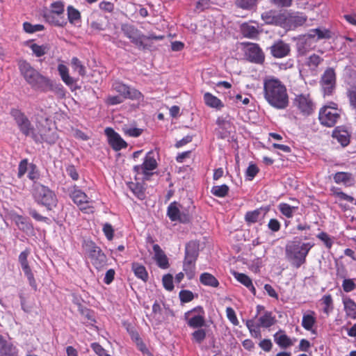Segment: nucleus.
Wrapping results in <instances>:
<instances>
[{
    "instance_id": "11",
    "label": "nucleus",
    "mask_w": 356,
    "mask_h": 356,
    "mask_svg": "<svg viewBox=\"0 0 356 356\" xmlns=\"http://www.w3.org/2000/svg\"><path fill=\"white\" fill-rule=\"evenodd\" d=\"M293 104L304 115H309L314 109V104L308 94L296 95Z\"/></svg>"
},
{
    "instance_id": "9",
    "label": "nucleus",
    "mask_w": 356,
    "mask_h": 356,
    "mask_svg": "<svg viewBox=\"0 0 356 356\" xmlns=\"http://www.w3.org/2000/svg\"><path fill=\"white\" fill-rule=\"evenodd\" d=\"M122 31L126 37L129 38L136 46L139 49H145L147 48L143 39L145 37L140 31H138L134 26L130 24H122Z\"/></svg>"
},
{
    "instance_id": "3",
    "label": "nucleus",
    "mask_w": 356,
    "mask_h": 356,
    "mask_svg": "<svg viewBox=\"0 0 356 356\" xmlns=\"http://www.w3.org/2000/svg\"><path fill=\"white\" fill-rule=\"evenodd\" d=\"M313 246L311 243L290 241L285 247L286 258L292 266L298 268L306 262V257Z\"/></svg>"
},
{
    "instance_id": "5",
    "label": "nucleus",
    "mask_w": 356,
    "mask_h": 356,
    "mask_svg": "<svg viewBox=\"0 0 356 356\" xmlns=\"http://www.w3.org/2000/svg\"><path fill=\"white\" fill-rule=\"evenodd\" d=\"M36 127L38 134H33L32 138L36 143L46 142L49 144H54L58 140L56 133L48 127L49 118L47 116L42 117L38 114L36 116Z\"/></svg>"
},
{
    "instance_id": "43",
    "label": "nucleus",
    "mask_w": 356,
    "mask_h": 356,
    "mask_svg": "<svg viewBox=\"0 0 356 356\" xmlns=\"http://www.w3.org/2000/svg\"><path fill=\"white\" fill-rule=\"evenodd\" d=\"M280 212L286 218H291L297 209L296 207H291L286 203H281L278 206Z\"/></svg>"
},
{
    "instance_id": "40",
    "label": "nucleus",
    "mask_w": 356,
    "mask_h": 356,
    "mask_svg": "<svg viewBox=\"0 0 356 356\" xmlns=\"http://www.w3.org/2000/svg\"><path fill=\"white\" fill-rule=\"evenodd\" d=\"M343 303L345 311L348 316H355L356 314V303L352 299L349 298H343Z\"/></svg>"
},
{
    "instance_id": "14",
    "label": "nucleus",
    "mask_w": 356,
    "mask_h": 356,
    "mask_svg": "<svg viewBox=\"0 0 356 356\" xmlns=\"http://www.w3.org/2000/svg\"><path fill=\"white\" fill-rule=\"evenodd\" d=\"M112 87L115 92H118L124 99H138L142 97V94L138 90L130 88L120 81H115Z\"/></svg>"
},
{
    "instance_id": "45",
    "label": "nucleus",
    "mask_w": 356,
    "mask_h": 356,
    "mask_svg": "<svg viewBox=\"0 0 356 356\" xmlns=\"http://www.w3.org/2000/svg\"><path fill=\"white\" fill-rule=\"evenodd\" d=\"M195 261L184 259V270L189 280H191L195 275Z\"/></svg>"
},
{
    "instance_id": "8",
    "label": "nucleus",
    "mask_w": 356,
    "mask_h": 356,
    "mask_svg": "<svg viewBox=\"0 0 356 356\" xmlns=\"http://www.w3.org/2000/svg\"><path fill=\"white\" fill-rule=\"evenodd\" d=\"M10 115L15 120L20 131L26 136L32 138L34 134V128L26 115L18 109L13 108L10 111Z\"/></svg>"
},
{
    "instance_id": "54",
    "label": "nucleus",
    "mask_w": 356,
    "mask_h": 356,
    "mask_svg": "<svg viewBox=\"0 0 356 356\" xmlns=\"http://www.w3.org/2000/svg\"><path fill=\"white\" fill-rule=\"evenodd\" d=\"M15 222L20 229L29 230L31 227L27 220L22 216H17L15 218Z\"/></svg>"
},
{
    "instance_id": "23",
    "label": "nucleus",
    "mask_w": 356,
    "mask_h": 356,
    "mask_svg": "<svg viewBox=\"0 0 356 356\" xmlns=\"http://www.w3.org/2000/svg\"><path fill=\"white\" fill-rule=\"evenodd\" d=\"M273 337L275 342L282 348L285 349L293 345V341L282 330L277 332Z\"/></svg>"
},
{
    "instance_id": "15",
    "label": "nucleus",
    "mask_w": 356,
    "mask_h": 356,
    "mask_svg": "<svg viewBox=\"0 0 356 356\" xmlns=\"http://www.w3.org/2000/svg\"><path fill=\"white\" fill-rule=\"evenodd\" d=\"M70 196L76 204L81 207V210H86L88 208H90V206L82 207L83 204H89L90 201L87 195L79 189L78 186H74L70 188Z\"/></svg>"
},
{
    "instance_id": "38",
    "label": "nucleus",
    "mask_w": 356,
    "mask_h": 356,
    "mask_svg": "<svg viewBox=\"0 0 356 356\" xmlns=\"http://www.w3.org/2000/svg\"><path fill=\"white\" fill-rule=\"evenodd\" d=\"M332 136L343 147L347 146L350 143L349 135L346 131H334Z\"/></svg>"
},
{
    "instance_id": "41",
    "label": "nucleus",
    "mask_w": 356,
    "mask_h": 356,
    "mask_svg": "<svg viewBox=\"0 0 356 356\" xmlns=\"http://www.w3.org/2000/svg\"><path fill=\"white\" fill-rule=\"evenodd\" d=\"M351 179L352 176L349 172H339L334 175V180L338 184H347L350 181Z\"/></svg>"
},
{
    "instance_id": "25",
    "label": "nucleus",
    "mask_w": 356,
    "mask_h": 356,
    "mask_svg": "<svg viewBox=\"0 0 356 356\" xmlns=\"http://www.w3.org/2000/svg\"><path fill=\"white\" fill-rule=\"evenodd\" d=\"M199 244L195 241H190L186 245L185 259L191 261H196L198 257Z\"/></svg>"
},
{
    "instance_id": "46",
    "label": "nucleus",
    "mask_w": 356,
    "mask_h": 356,
    "mask_svg": "<svg viewBox=\"0 0 356 356\" xmlns=\"http://www.w3.org/2000/svg\"><path fill=\"white\" fill-rule=\"evenodd\" d=\"M72 66L74 71H77L79 74L83 76L86 74V70L85 66L82 64L81 60L76 57L72 58Z\"/></svg>"
},
{
    "instance_id": "30",
    "label": "nucleus",
    "mask_w": 356,
    "mask_h": 356,
    "mask_svg": "<svg viewBox=\"0 0 356 356\" xmlns=\"http://www.w3.org/2000/svg\"><path fill=\"white\" fill-rule=\"evenodd\" d=\"M131 269L134 271V275L138 278L142 280L144 282H146L148 280V273L144 266L138 263L134 262L132 264Z\"/></svg>"
},
{
    "instance_id": "31",
    "label": "nucleus",
    "mask_w": 356,
    "mask_h": 356,
    "mask_svg": "<svg viewBox=\"0 0 356 356\" xmlns=\"http://www.w3.org/2000/svg\"><path fill=\"white\" fill-rule=\"evenodd\" d=\"M241 33L244 37L254 39L258 36L259 31L254 26L243 24L241 26Z\"/></svg>"
},
{
    "instance_id": "26",
    "label": "nucleus",
    "mask_w": 356,
    "mask_h": 356,
    "mask_svg": "<svg viewBox=\"0 0 356 356\" xmlns=\"http://www.w3.org/2000/svg\"><path fill=\"white\" fill-rule=\"evenodd\" d=\"M153 250L158 266L162 268H167L169 266L168 259L160 246L155 244L153 246Z\"/></svg>"
},
{
    "instance_id": "60",
    "label": "nucleus",
    "mask_w": 356,
    "mask_h": 356,
    "mask_svg": "<svg viewBox=\"0 0 356 356\" xmlns=\"http://www.w3.org/2000/svg\"><path fill=\"white\" fill-rule=\"evenodd\" d=\"M259 172V168L255 164L250 163L248 167L245 175L248 180H252Z\"/></svg>"
},
{
    "instance_id": "33",
    "label": "nucleus",
    "mask_w": 356,
    "mask_h": 356,
    "mask_svg": "<svg viewBox=\"0 0 356 356\" xmlns=\"http://www.w3.org/2000/svg\"><path fill=\"white\" fill-rule=\"evenodd\" d=\"M54 15L52 13L47 12L44 14V17L49 23L55 26H64L67 24L66 19L63 16L55 17Z\"/></svg>"
},
{
    "instance_id": "51",
    "label": "nucleus",
    "mask_w": 356,
    "mask_h": 356,
    "mask_svg": "<svg viewBox=\"0 0 356 356\" xmlns=\"http://www.w3.org/2000/svg\"><path fill=\"white\" fill-rule=\"evenodd\" d=\"M28 177L33 181L37 182V180L40 178V173L38 170L36 165L34 163H30L29 168Z\"/></svg>"
},
{
    "instance_id": "58",
    "label": "nucleus",
    "mask_w": 356,
    "mask_h": 356,
    "mask_svg": "<svg viewBox=\"0 0 356 356\" xmlns=\"http://www.w3.org/2000/svg\"><path fill=\"white\" fill-rule=\"evenodd\" d=\"M342 288L345 292L349 293L356 289V284L352 279H344L342 284Z\"/></svg>"
},
{
    "instance_id": "35",
    "label": "nucleus",
    "mask_w": 356,
    "mask_h": 356,
    "mask_svg": "<svg viewBox=\"0 0 356 356\" xmlns=\"http://www.w3.org/2000/svg\"><path fill=\"white\" fill-rule=\"evenodd\" d=\"M200 281L205 286L218 287L219 285L218 280L213 275L209 273H202L200 277Z\"/></svg>"
},
{
    "instance_id": "27",
    "label": "nucleus",
    "mask_w": 356,
    "mask_h": 356,
    "mask_svg": "<svg viewBox=\"0 0 356 356\" xmlns=\"http://www.w3.org/2000/svg\"><path fill=\"white\" fill-rule=\"evenodd\" d=\"M204 100L205 104L210 107L215 108L217 109L222 108L224 105L220 99L216 96L211 95L209 92H206L204 95Z\"/></svg>"
},
{
    "instance_id": "1",
    "label": "nucleus",
    "mask_w": 356,
    "mask_h": 356,
    "mask_svg": "<svg viewBox=\"0 0 356 356\" xmlns=\"http://www.w3.org/2000/svg\"><path fill=\"white\" fill-rule=\"evenodd\" d=\"M264 97L273 108L285 109L289 106V96L286 86L275 78L264 80Z\"/></svg>"
},
{
    "instance_id": "47",
    "label": "nucleus",
    "mask_w": 356,
    "mask_h": 356,
    "mask_svg": "<svg viewBox=\"0 0 356 356\" xmlns=\"http://www.w3.org/2000/svg\"><path fill=\"white\" fill-rule=\"evenodd\" d=\"M229 187L226 184L215 186L211 189V193L216 197H223L227 195Z\"/></svg>"
},
{
    "instance_id": "32",
    "label": "nucleus",
    "mask_w": 356,
    "mask_h": 356,
    "mask_svg": "<svg viewBox=\"0 0 356 356\" xmlns=\"http://www.w3.org/2000/svg\"><path fill=\"white\" fill-rule=\"evenodd\" d=\"M58 71L63 81L67 86H72L74 83V79L69 75L68 68L63 64H59Z\"/></svg>"
},
{
    "instance_id": "22",
    "label": "nucleus",
    "mask_w": 356,
    "mask_h": 356,
    "mask_svg": "<svg viewBox=\"0 0 356 356\" xmlns=\"http://www.w3.org/2000/svg\"><path fill=\"white\" fill-rule=\"evenodd\" d=\"M17 354L16 347L0 335V356H17Z\"/></svg>"
},
{
    "instance_id": "52",
    "label": "nucleus",
    "mask_w": 356,
    "mask_h": 356,
    "mask_svg": "<svg viewBox=\"0 0 356 356\" xmlns=\"http://www.w3.org/2000/svg\"><path fill=\"white\" fill-rule=\"evenodd\" d=\"M123 133L126 136H129L131 137H138L139 136L142 132L143 129L136 128V127H129L127 126H125L122 128Z\"/></svg>"
},
{
    "instance_id": "24",
    "label": "nucleus",
    "mask_w": 356,
    "mask_h": 356,
    "mask_svg": "<svg viewBox=\"0 0 356 356\" xmlns=\"http://www.w3.org/2000/svg\"><path fill=\"white\" fill-rule=\"evenodd\" d=\"M188 325L191 328H200L206 325L205 314H195L185 318Z\"/></svg>"
},
{
    "instance_id": "21",
    "label": "nucleus",
    "mask_w": 356,
    "mask_h": 356,
    "mask_svg": "<svg viewBox=\"0 0 356 356\" xmlns=\"http://www.w3.org/2000/svg\"><path fill=\"white\" fill-rule=\"evenodd\" d=\"M268 211V208L263 207L252 211H248L245 215V220L248 225L255 223L259 220L263 219Z\"/></svg>"
},
{
    "instance_id": "49",
    "label": "nucleus",
    "mask_w": 356,
    "mask_h": 356,
    "mask_svg": "<svg viewBox=\"0 0 356 356\" xmlns=\"http://www.w3.org/2000/svg\"><path fill=\"white\" fill-rule=\"evenodd\" d=\"M50 13L56 15L58 17H61L60 15L64 13V3L61 1H56L51 4V10Z\"/></svg>"
},
{
    "instance_id": "12",
    "label": "nucleus",
    "mask_w": 356,
    "mask_h": 356,
    "mask_svg": "<svg viewBox=\"0 0 356 356\" xmlns=\"http://www.w3.org/2000/svg\"><path fill=\"white\" fill-rule=\"evenodd\" d=\"M325 95H332L336 85V74L333 68H327L321 79Z\"/></svg>"
},
{
    "instance_id": "57",
    "label": "nucleus",
    "mask_w": 356,
    "mask_h": 356,
    "mask_svg": "<svg viewBox=\"0 0 356 356\" xmlns=\"http://www.w3.org/2000/svg\"><path fill=\"white\" fill-rule=\"evenodd\" d=\"M350 105L353 109L356 110V87H353L347 92Z\"/></svg>"
},
{
    "instance_id": "59",
    "label": "nucleus",
    "mask_w": 356,
    "mask_h": 356,
    "mask_svg": "<svg viewBox=\"0 0 356 356\" xmlns=\"http://www.w3.org/2000/svg\"><path fill=\"white\" fill-rule=\"evenodd\" d=\"M164 288L168 291H172L174 289L173 277L170 274L165 275L162 279Z\"/></svg>"
},
{
    "instance_id": "44",
    "label": "nucleus",
    "mask_w": 356,
    "mask_h": 356,
    "mask_svg": "<svg viewBox=\"0 0 356 356\" xmlns=\"http://www.w3.org/2000/svg\"><path fill=\"white\" fill-rule=\"evenodd\" d=\"M316 323V318L314 316V312L312 314H304L302 320V326L307 330H311L314 323Z\"/></svg>"
},
{
    "instance_id": "64",
    "label": "nucleus",
    "mask_w": 356,
    "mask_h": 356,
    "mask_svg": "<svg viewBox=\"0 0 356 356\" xmlns=\"http://www.w3.org/2000/svg\"><path fill=\"white\" fill-rule=\"evenodd\" d=\"M103 232L108 240L111 241L113 239L114 229L111 224H104L103 227Z\"/></svg>"
},
{
    "instance_id": "55",
    "label": "nucleus",
    "mask_w": 356,
    "mask_h": 356,
    "mask_svg": "<svg viewBox=\"0 0 356 356\" xmlns=\"http://www.w3.org/2000/svg\"><path fill=\"white\" fill-rule=\"evenodd\" d=\"M256 0H236V5L237 7L250 10L255 5Z\"/></svg>"
},
{
    "instance_id": "16",
    "label": "nucleus",
    "mask_w": 356,
    "mask_h": 356,
    "mask_svg": "<svg viewBox=\"0 0 356 356\" xmlns=\"http://www.w3.org/2000/svg\"><path fill=\"white\" fill-rule=\"evenodd\" d=\"M286 22L284 29L287 30L293 29L302 26L307 20V17L300 13L286 12Z\"/></svg>"
},
{
    "instance_id": "50",
    "label": "nucleus",
    "mask_w": 356,
    "mask_h": 356,
    "mask_svg": "<svg viewBox=\"0 0 356 356\" xmlns=\"http://www.w3.org/2000/svg\"><path fill=\"white\" fill-rule=\"evenodd\" d=\"M197 329L191 334L192 339L197 343H201L206 338V331L202 327Z\"/></svg>"
},
{
    "instance_id": "13",
    "label": "nucleus",
    "mask_w": 356,
    "mask_h": 356,
    "mask_svg": "<svg viewBox=\"0 0 356 356\" xmlns=\"http://www.w3.org/2000/svg\"><path fill=\"white\" fill-rule=\"evenodd\" d=\"M177 202H171L167 210V216L172 221H179L182 223L190 222L191 216L188 213L181 212Z\"/></svg>"
},
{
    "instance_id": "53",
    "label": "nucleus",
    "mask_w": 356,
    "mask_h": 356,
    "mask_svg": "<svg viewBox=\"0 0 356 356\" xmlns=\"http://www.w3.org/2000/svg\"><path fill=\"white\" fill-rule=\"evenodd\" d=\"M24 30L29 33H33L37 31H40L44 29L43 25L35 24L33 25L29 22H24L23 24Z\"/></svg>"
},
{
    "instance_id": "48",
    "label": "nucleus",
    "mask_w": 356,
    "mask_h": 356,
    "mask_svg": "<svg viewBox=\"0 0 356 356\" xmlns=\"http://www.w3.org/2000/svg\"><path fill=\"white\" fill-rule=\"evenodd\" d=\"M29 254V251L28 250H25L24 251L22 252L19 256V262L20 263L24 272L31 269L27 260Z\"/></svg>"
},
{
    "instance_id": "28",
    "label": "nucleus",
    "mask_w": 356,
    "mask_h": 356,
    "mask_svg": "<svg viewBox=\"0 0 356 356\" xmlns=\"http://www.w3.org/2000/svg\"><path fill=\"white\" fill-rule=\"evenodd\" d=\"M234 277L247 288H248L254 295L256 293L255 288L254 287L251 279L245 274L234 272Z\"/></svg>"
},
{
    "instance_id": "62",
    "label": "nucleus",
    "mask_w": 356,
    "mask_h": 356,
    "mask_svg": "<svg viewBox=\"0 0 356 356\" xmlns=\"http://www.w3.org/2000/svg\"><path fill=\"white\" fill-rule=\"evenodd\" d=\"M91 348L93 351L99 356H110L106 350L98 343H92Z\"/></svg>"
},
{
    "instance_id": "29",
    "label": "nucleus",
    "mask_w": 356,
    "mask_h": 356,
    "mask_svg": "<svg viewBox=\"0 0 356 356\" xmlns=\"http://www.w3.org/2000/svg\"><path fill=\"white\" fill-rule=\"evenodd\" d=\"M259 322L260 327L268 328L275 323V318L272 312L266 311L259 317Z\"/></svg>"
},
{
    "instance_id": "7",
    "label": "nucleus",
    "mask_w": 356,
    "mask_h": 356,
    "mask_svg": "<svg viewBox=\"0 0 356 356\" xmlns=\"http://www.w3.org/2000/svg\"><path fill=\"white\" fill-rule=\"evenodd\" d=\"M331 105L322 107L318 113V119L321 124L325 127H332L338 122L341 117V111L337 107V104L331 103Z\"/></svg>"
},
{
    "instance_id": "6",
    "label": "nucleus",
    "mask_w": 356,
    "mask_h": 356,
    "mask_svg": "<svg viewBox=\"0 0 356 356\" xmlns=\"http://www.w3.org/2000/svg\"><path fill=\"white\" fill-rule=\"evenodd\" d=\"M83 247L96 268H101L106 264V256L93 241H84Z\"/></svg>"
},
{
    "instance_id": "37",
    "label": "nucleus",
    "mask_w": 356,
    "mask_h": 356,
    "mask_svg": "<svg viewBox=\"0 0 356 356\" xmlns=\"http://www.w3.org/2000/svg\"><path fill=\"white\" fill-rule=\"evenodd\" d=\"M67 19L70 24H75L81 19L80 12L72 6H67Z\"/></svg>"
},
{
    "instance_id": "42",
    "label": "nucleus",
    "mask_w": 356,
    "mask_h": 356,
    "mask_svg": "<svg viewBox=\"0 0 356 356\" xmlns=\"http://www.w3.org/2000/svg\"><path fill=\"white\" fill-rule=\"evenodd\" d=\"M323 59L319 56L314 54L310 56L306 62V65L312 70H315L318 66L323 62Z\"/></svg>"
},
{
    "instance_id": "39",
    "label": "nucleus",
    "mask_w": 356,
    "mask_h": 356,
    "mask_svg": "<svg viewBox=\"0 0 356 356\" xmlns=\"http://www.w3.org/2000/svg\"><path fill=\"white\" fill-rule=\"evenodd\" d=\"M30 48L32 50L33 53L37 57H40V56H44L49 50V47L47 44L39 45L38 44L33 43V44H30Z\"/></svg>"
},
{
    "instance_id": "36",
    "label": "nucleus",
    "mask_w": 356,
    "mask_h": 356,
    "mask_svg": "<svg viewBox=\"0 0 356 356\" xmlns=\"http://www.w3.org/2000/svg\"><path fill=\"white\" fill-rule=\"evenodd\" d=\"M77 305L79 307V312L87 320L86 323L90 325H93V323H95L93 312L86 307H83L80 303H77Z\"/></svg>"
},
{
    "instance_id": "20",
    "label": "nucleus",
    "mask_w": 356,
    "mask_h": 356,
    "mask_svg": "<svg viewBox=\"0 0 356 356\" xmlns=\"http://www.w3.org/2000/svg\"><path fill=\"white\" fill-rule=\"evenodd\" d=\"M247 55L249 59L255 63H262L264 60V55L258 44H251L247 49Z\"/></svg>"
},
{
    "instance_id": "2",
    "label": "nucleus",
    "mask_w": 356,
    "mask_h": 356,
    "mask_svg": "<svg viewBox=\"0 0 356 356\" xmlns=\"http://www.w3.org/2000/svg\"><path fill=\"white\" fill-rule=\"evenodd\" d=\"M18 65L21 74L33 90L41 92L53 90L52 81L34 69L29 63L22 60L19 61Z\"/></svg>"
},
{
    "instance_id": "17",
    "label": "nucleus",
    "mask_w": 356,
    "mask_h": 356,
    "mask_svg": "<svg viewBox=\"0 0 356 356\" xmlns=\"http://www.w3.org/2000/svg\"><path fill=\"white\" fill-rule=\"evenodd\" d=\"M105 134L108 137L109 144L114 150L118 151L127 146V143L112 128L107 127L105 129Z\"/></svg>"
},
{
    "instance_id": "10",
    "label": "nucleus",
    "mask_w": 356,
    "mask_h": 356,
    "mask_svg": "<svg viewBox=\"0 0 356 356\" xmlns=\"http://www.w3.org/2000/svg\"><path fill=\"white\" fill-rule=\"evenodd\" d=\"M285 15L286 11L270 10L261 14V19L266 24L277 26L284 29Z\"/></svg>"
},
{
    "instance_id": "19",
    "label": "nucleus",
    "mask_w": 356,
    "mask_h": 356,
    "mask_svg": "<svg viewBox=\"0 0 356 356\" xmlns=\"http://www.w3.org/2000/svg\"><path fill=\"white\" fill-rule=\"evenodd\" d=\"M156 165V160L150 156V152H149L145 156L143 163L134 166V169L137 173H143L145 175H148L149 171L155 169Z\"/></svg>"
},
{
    "instance_id": "63",
    "label": "nucleus",
    "mask_w": 356,
    "mask_h": 356,
    "mask_svg": "<svg viewBox=\"0 0 356 356\" xmlns=\"http://www.w3.org/2000/svg\"><path fill=\"white\" fill-rule=\"evenodd\" d=\"M179 298L181 302H188L191 301L193 298V293L188 290H181L179 292Z\"/></svg>"
},
{
    "instance_id": "4",
    "label": "nucleus",
    "mask_w": 356,
    "mask_h": 356,
    "mask_svg": "<svg viewBox=\"0 0 356 356\" xmlns=\"http://www.w3.org/2000/svg\"><path fill=\"white\" fill-rule=\"evenodd\" d=\"M32 195L38 204L45 207L49 211L56 206L57 198L54 191L39 182L33 183Z\"/></svg>"
},
{
    "instance_id": "56",
    "label": "nucleus",
    "mask_w": 356,
    "mask_h": 356,
    "mask_svg": "<svg viewBox=\"0 0 356 356\" xmlns=\"http://www.w3.org/2000/svg\"><path fill=\"white\" fill-rule=\"evenodd\" d=\"M29 164L28 160L24 159L22 160L18 166L17 176L19 178H22L25 173L29 171Z\"/></svg>"
},
{
    "instance_id": "34",
    "label": "nucleus",
    "mask_w": 356,
    "mask_h": 356,
    "mask_svg": "<svg viewBox=\"0 0 356 356\" xmlns=\"http://www.w3.org/2000/svg\"><path fill=\"white\" fill-rule=\"evenodd\" d=\"M309 38H314L316 37L317 40L330 38L331 37L330 32L327 29H321L319 28L312 29L307 34Z\"/></svg>"
},
{
    "instance_id": "18",
    "label": "nucleus",
    "mask_w": 356,
    "mask_h": 356,
    "mask_svg": "<svg viewBox=\"0 0 356 356\" xmlns=\"http://www.w3.org/2000/svg\"><path fill=\"white\" fill-rule=\"evenodd\" d=\"M270 54L277 58H282L287 56L291 51L289 44L282 40H279L270 47Z\"/></svg>"
},
{
    "instance_id": "61",
    "label": "nucleus",
    "mask_w": 356,
    "mask_h": 356,
    "mask_svg": "<svg viewBox=\"0 0 356 356\" xmlns=\"http://www.w3.org/2000/svg\"><path fill=\"white\" fill-rule=\"evenodd\" d=\"M226 314L229 321L234 325H238L239 322L237 319L236 313L232 307H227L226 309Z\"/></svg>"
}]
</instances>
